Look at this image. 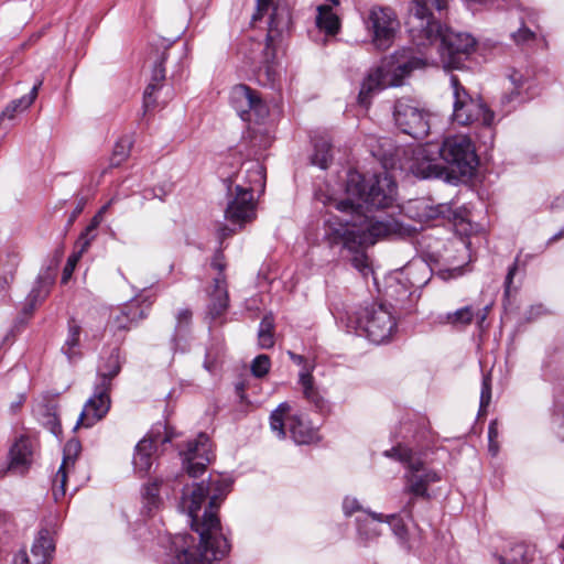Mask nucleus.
I'll list each match as a JSON object with an SVG mask.
<instances>
[{"label": "nucleus", "mask_w": 564, "mask_h": 564, "mask_svg": "<svg viewBox=\"0 0 564 564\" xmlns=\"http://www.w3.org/2000/svg\"><path fill=\"white\" fill-rule=\"evenodd\" d=\"M149 308L150 305L133 299L112 311L109 324L115 330H129L148 316Z\"/></svg>", "instance_id": "nucleus-18"}, {"label": "nucleus", "mask_w": 564, "mask_h": 564, "mask_svg": "<svg viewBox=\"0 0 564 564\" xmlns=\"http://www.w3.org/2000/svg\"><path fill=\"white\" fill-rule=\"evenodd\" d=\"M420 205H421L420 200H410L403 207V210H404L406 216L417 220V223L420 224V229H422L423 228V223H422V214L420 212Z\"/></svg>", "instance_id": "nucleus-49"}, {"label": "nucleus", "mask_w": 564, "mask_h": 564, "mask_svg": "<svg viewBox=\"0 0 564 564\" xmlns=\"http://www.w3.org/2000/svg\"><path fill=\"white\" fill-rule=\"evenodd\" d=\"M465 272L464 270V267L462 265H457V267H454L452 269H440L437 271V275L442 279V280H448V279H452V278H457V276H460L463 275Z\"/></svg>", "instance_id": "nucleus-55"}, {"label": "nucleus", "mask_w": 564, "mask_h": 564, "mask_svg": "<svg viewBox=\"0 0 564 564\" xmlns=\"http://www.w3.org/2000/svg\"><path fill=\"white\" fill-rule=\"evenodd\" d=\"M274 321L272 316L265 315L259 326L258 343L262 349H269L274 346Z\"/></svg>", "instance_id": "nucleus-37"}, {"label": "nucleus", "mask_w": 564, "mask_h": 564, "mask_svg": "<svg viewBox=\"0 0 564 564\" xmlns=\"http://www.w3.org/2000/svg\"><path fill=\"white\" fill-rule=\"evenodd\" d=\"M371 33L372 44L379 51H387L393 44L399 28L395 13L389 7L375 6L369 10L365 21Z\"/></svg>", "instance_id": "nucleus-11"}, {"label": "nucleus", "mask_w": 564, "mask_h": 564, "mask_svg": "<svg viewBox=\"0 0 564 564\" xmlns=\"http://www.w3.org/2000/svg\"><path fill=\"white\" fill-rule=\"evenodd\" d=\"M126 357L120 347L111 348L101 356L97 368V383L112 388V380L120 373Z\"/></svg>", "instance_id": "nucleus-24"}, {"label": "nucleus", "mask_w": 564, "mask_h": 564, "mask_svg": "<svg viewBox=\"0 0 564 564\" xmlns=\"http://www.w3.org/2000/svg\"><path fill=\"white\" fill-rule=\"evenodd\" d=\"M389 290H390V293L389 295L391 297H393L394 295H398L395 297V302L398 304H400V307L401 308H408L406 306H404L402 303L405 299H411V296L413 295V292H409L406 286L401 283V282H397L394 285H390L389 286Z\"/></svg>", "instance_id": "nucleus-42"}, {"label": "nucleus", "mask_w": 564, "mask_h": 564, "mask_svg": "<svg viewBox=\"0 0 564 564\" xmlns=\"http://www.w3.org/2000/svg\"><path fill=\"white\" fill-rule=\"evenodd\" d=\"M448 210L445 205H440L437 207H425V221L427 219L438 218L440 216H444V214Z\"/></svg>", "instance_id": "nucleus-59"}, {"label": "nucleus", "mask_w": 564, "mask_h": 564, "mask_svg": "<svg viewBox=\"0 0 564 564\" xmlns=\"http://www.w3.org/2000/svg\"><path fill=\"white\" fill-rule=\"evenodd\" d=\"M343 510L346 516L350 517L356 511L361 510V507L356 498H345L343 502Z\"/></svg>", "instance_id": "nucleus-57"}, {"label": "nucleus", "mask_w": 564, "mask_h": 564, "mask_svg": "<svg viewBox=\"0 0 564 564\" xmlns=\"http://www.w3.org/2000/svg\"><path fill=\"white\" fill-rule=\"evenodd\" d=\"M333 161L332 144L328 140L321 138L314 143L312 163L321 169H327Z\"/></svg>", "instance_id": "nucleus-35"}, {"label": "nucleus", "mask_w": 564, "mask_h": 564, "mask_svg": "<svg viewBox=\"0 0 564 564\" xmlns=\"http://www.w3.org/2000/svg\"><path fill=\"white\" fill-rule=\"evenodd\" d=\"M33 442L26 436L19 437L10 448L9 464L7 469L1 471L2 475L8 473L24 475L28 473L33 462Z\"/></svg>", "instance_id": "nucleus-20"}, {"label": "nucleus", "mask_w": 564, "mask_h": 564, "mask_svg": "<svg viewBox=\"0 0 564 564\" xmlns=\"http://www.w3.org/2000/svg\"><path fill=\"white\" fill-rule=\"evenodd\" d=\"M291 405L282 402L271 412L270 427L280 438L289 431L291 438L300 445L312 444L318 440L317 431L299 414H290Z\"/></svg>", "instance_id": "nucleus-8"}, {"label": "nucleus", "mask_w": 564, "mask_h": 564, "mask_svg": "<svg viewBox=\"0 0 564 564\" xmlns=\"http://www.w3.org/2000/svg\"><path fill=\"white\" fill-rule=\"evenodd\" d=\"M164 195H165V193H163V195H162V194H159V195H158V194H156V192H155V188L144 189V191H143V197H144L145 199H150V198L159 197L161 200H164Z\"/></svg>", "instance_id": "nucleus-63"}, {"label": "nucleus", "mask_w": 564, "mask_h": 564, "mask_svg": "<svg viewBox=\"0 0 564 564\" xmlns=\"http://www.w3.org/2000/svg\"><path fill=\"white\" fill-rule=\"evenodd\" d=\"M73 460L69 456H64L62 465L56 471L52 481V494L55 501L61 500L66 494L67 474Z\"/></svg>", "instance_id": "nucleus-34"}, {"label": "nucleus", "mask_w": 564, "mask_h": 564, "mask_svg": "<svg viewBox=\"0 0 564 564\" xmlns=\"http://www.w3.org/2000/svg\"><path fill=\"white\" fill-rule=\"evenodd\" d=\"M497 437H498V426H497V422H496V421H492V422L489 424V427H488V438H489V442L495 441Z\"/></svg>", "instance_id": "nucleus-62"}, {"label": "nucleus", "mask_w": 564, "mask_h": 564, "mask_svg": "<svg viewBox=\"0 0 564 564\" xmlns=\"http://www.w3.org/2000/svg\"><path fill=\"white\" fill-rule=\"evenodd\" d=\"M229 487V482L217 477L184 488L180 508L191 518V527L198 533L199 544H195L191 534L175 535L171 543L174 555L170 564H212L229 553L230 544L221 533L217 514Z\"/></svg>", "instance_id": "nucleus-1"}, {"label": "nucleus", "mask_w": 564, "mask_h": 564, "mask_svg": "<svg viewBox=\"0 0 564 564\" xmlns=\"http://www.w3.org/2000/svg\"><path fill=\"white\" fill-rule=\"evenodd\" d=\"M229 306V295L227 290L226 275L214 279L213 290L209 293V303L207 314L212 319L223 316Z\"/></svg>", "instance_id": "nucleus-25"}, {"label": "nucleus", "mask_w": 564, "mask_h": 564, "mask_svg": "<svg viewBox=\"0 0 564 564\" xmlns=\"http://www.w3.org/2000/svg\"><path fill=\"white\" fill-rule=\"evenodd\" d=\"M449 0H425V65L427 56L436 51L444 66H453L458 55L469 54L475 47V40L467 33H454L441 23L442 13Z\"/></svg>", "instance_id": "nucleus-4"}, {"label": "nucleus", "mask_w": 564, "mask_h": 564, "mask_svg": "<svg viewBox=\"0 0 564 564\" xmlns=\"http://www.w3.org/2000/svg\"><path fill=\"white\" fill-rule=\"evenodd\" d=\"M491 401V377L487 373L482 377L481 392H480V409L479 413L486 411V408Z\"/></svg>", "instance_id": "nucleus-41"}, {"label": "nucleus", "mask_w": 564, "mask_h": 564, "mask_svg": "<svg viewBox=\"0 0 564 564\" xmlns=\"http://www.w3.org/2000/svg\"><path fill=\"white\" fill-rule=\"evenodd\" d=\"M117 200V197H112L107 204H105L97 214L91 218L90 223L88 224L87 231H97V228L102 221L104 215L108 212L109 207Z\"/></svg>", "instance_id": "nucleus-47"}, {"label": "nucleus", "mask_w": 564, "mask_h": 564, "mask_svg": "<svg viewBox=\"0 0 564 564\" xmlns=\"http://www.w3.org/2000/svg\"><path fill=\"white\" fill-rule=\"evenodd\" d=\"M300 383L303 388L304 398L307 400L313 408L322 413L326 414L330 411L328 402L324 399V397L319 393V391L314 386V378L311 372H301L300 373Z\"/></svg>", "instance_id": "nucleus-27"}, {"label": "nucleus", "mask_w": 564, "mask_h": 564, "mask_svg": "<svg viewBox=\"0 0 564 564\" xmlns=\"http://www.w3.org/2000/svg\"><path fill=\"white\" fill-rule=\"evenodd\" d=\"M117 200V197H112L107 204H105L97 214L91 218L90 223L88 224L87 231H97V228L102 221L104 215L108 212L109 207Z\"/></svg>", "instance_id": "nucleus-48"}, {"label": "nucleus", "mask_w": 564, "mask_h": 564, "mask_svg": "<svg viewBox=\"0 0 564 564\" xmlns=\"http://www.w3.org/2000/svg\"><path fill=\"white\" fill-rule=\"evenodd\" d=\"M111 387L96 383L93 395L86 401L82 413L75 425V430L78 427H91L94 424L99 422L106 416L110 409L111 400L110 392Z\"/></svg>", "instance_id": "nucleus-16"}, {"label": "nucleus", "mask_w": 564, "mask_h": 564, "mask_svg": "<svg viewBox=\"0 0 564 564\" xmlns=\"http://www.w3.org/2000/svg\"><path fill=\"white\" fill-rule=\"evenodd\" d=\"M347 198L335 203L337 210L361 214L362 209H383L395 200L397 184L388 173L365 176L349 171L346 180Z\"/></svg>", "instance_id": "nucleus-3"}, {"label": "nucleus", "mask_w": 564, "mask_h": 564, "mask_svg": "<svg viewBox=\"0 0 564 564\" xmlns=\"http://www.w3.org/2000/svg\"><path fill=\"white\" fill-rule=\"evenodd\" d=\"M43 85V79H39L34 86L32 87L31 91L22 96L21 98L14 99L8 104V106L3 109V111L0 113V121L4 119L12 120L15 118V116L19 112H22L31 107V105L34 102V100L37 97L39 90L41 86Z\"/></svg>", "instance_id": "nucleus-29"}, {"label": "nucleus", "mask_w": 564, "mask_h": 564, "mask_svg": "<svg viewBox=\"0 0 564 564\" xmlns=\"http://www.w3.org/2000/svg\"><path fill=\"white\" fill-rule=\"evenodd\" d=\"M393 85H397V80L390 70L383 65L378 66L364 79L358 95V102L367 107L373 94Z\"/></svg>", "instance_id": "nucleus-22"}, {"label": "nucleus", "mask_w": 564, "mask_h": 564, "mask_svg": "<svg viewBox=\"0 0 564 564\" xmlns=\"http://www.w3.org/2000/svg\"><path fill=\"white\" fill-rule=\"evenodd\" d=\"M410 170L417 178H423V167L420 163L411 165Z\"/></svg>", "instance_id": "nucleus-64"}, {"label": "nucleus", "mask_w": 564, "mask_h": 564, "mask_svg": "<svg viewBox=\"0 0 564 564\" xmlns=\"http://www.w3.org/2000/svg\"><path fill=\"white\" fill-rule=\"evenodd\" d=\"M401 224L391 218L370 219L365 227H360V236H362V247L375 245L378 239L392 238L401 234Z\"/></svg>", "instance_id": "nucleus-23"}, {"label": "nucleus", "mask_w": 564, "mask_h": 564, "mask_svg": "<svg viewBox=\"0 0 564 564\" xmlns=\"http://www.w3.org/2000/svg\"><path fill=\"white\" fill-rule=\"evenodd\" d=\"M131 147L132 142L128 137L120 138L113 147L110 165L117 167L124 162L130 155Z\"/></svg>", "instance_id": "nucleus-38"}, {"label": "nucleus", "mask_w": 564, "mask_h": 564, "mask_svg": "<svg viewBox=\"0 0 564 564\" xmlns=\"http://www.w3.org/2000/svg\"><path fill=\"white\" fill-rule=\"evenodd\" d=\"M324 239L329 247L341 246L348 251L357 252L362 248L364 238L360 236V226L335 216L325 223Z\"/></svg>", "instance_id": "nucleus-15"}, {"label": "nucleus", "mask_w": 564, "mask_h": 564, "mask_svg": "<svg viewBox=\"0 0 564 564\" xmlns=\"http://www.w3.org/2000/svg\"><path fill=\"white\" fill-rule=\"evenodd\" d=\"M257 11L251 18V23L260 21L271 10L265 43L249 41L250 52L243 53L253 73L262 84H273L276 78L274 62L276 48L284 39L290 35L292 17L286 6L273 4L272 0H256Z\"/></svg>", "instance_id": "nucleus-2"}, {"label": "nucleus", "mask_w": 564, "mask_h": 564, "mask_svg": "<svg viewBox=\"0 0 564 564\" xmlns=\"http://www.w3.org/2000/svg\"><path fill=\"white\" fill-rule=\"evenodd\" d=\"M473 311L471 307L465 306L463 308L457 310L452 316H449L452 324H469L473 319Z\"/></svg>", "instance_id": "nucleus-44"}, {"label": "nucleus", "mask_w": 564, "mask_h": 564, "mask_svg": "<svg viewBox=\"0 0 564 564\" xmlns=\"http://www.w3.org/2000/svg\"><path fill=\"white\" fill-rule=\"evenodd\" d=\"M80 451V444L78 441H69L66 445V448H65V452H67V454H65V456H69L72 458V460L74 462V458L70 456V453H74V455L76 456Z\"/></svg>", "instance_id": "nucleus-60"}, {"label": "nucleus", "mask_w": 564, "mask_h": 564, "mask_svg": "<svg viewBox=\"0 0 564 564\" xmlns=\"http://www.w3.org/2000/svg\"><path fill=\"white\" fill-rule=\"evenodd\" d=\"M117 200V197H112L107 204H105L97 214L91 218L90 223L88 224L87 231H97V228L102 221L104 215L108 212L109 207Z\"/></svg>", "instance_id": "nucleus-45"}, {"label": "nucleus", "mask_w": 564, "mask_h": 564, "mask_svg": "<svg viewBox=\"0 0 564 564\" xmlns=\"http://www.w3.org/2000/svg\"><path fill=\"white\" fill-rule=\"evenodd\" d=\"M356 253L357 254L351 260L352 265L364 274H367L369 270L367 256L365 253H358V251Z\"/></svg>", "instance_id": "nucleus-56"}, {"label": "nucleus", "mask_w": 564, "mask_h": 564, "mask_svg": "<svg viewBox=\"0 0 564 564\" xmlns=\"http://www.w3.org/2000/svg\"><path fill=\"white\" fill-rule=\"evenodd\" d=\"M516 272H517V262H514L513 265L509 269L507 278H506V282H505L506 290H505V293L507 295L510 292V285L512 283V279H513Z\"/></svg>", "instance_id": "nucleus-61"}, {"label": "nucleus", "mask_w": 564, "mask_h": 564, "mask_svg": "<svg viewBox=\"0 0 564 564\" xmlns=\"http://www.w3.org/2000/svg\"><path fill=\"white\" fill-rule=\"evenodd\" d=\"M24 326H25L24 319L18 318L14 322V324L12 325V327L10 328V330L8 332V334L4 336L3 344L13 341L15 336L24 328Z\"/></svg>", "instance_id": "nucleus-54"}, {"label": "nucleus", "mask_w": 564, "mask_h": 564, "mask_svg": "<svg viewBox=\"0 0 564 564\" xmlns=\"http://www.w3.org/2000/svg\"><path fill=\"white\" fill-rule=\"evenodd\" d=\"M533 550L524 544H517L498 556L499 564H529L533 560Z\"/></svg>", "instance_id": "nucleus-32"}, {"label": "nucleus", "mask_w": 564, "mask_h": 564, "mask_svg": "<svg viewBox=\"0 0 564 564\" xmlns=\"http://www.w3.org/2000/svg\"><path fill=\"white\" fill-rule=\"evenodd\" d=\"M405 24L413 37H420L423 33V0H411L408 9Z\"/></svg>", "instance_id": "nucleus-31"}, {"label": "nucleus", "mask_w": 564, "mask_h": 564, "mask_svg": "<svg viewBox=\"0 0 564 564\" xmlns=\"http://www.w3.org/2000/svg\"><path fill=\"white\" fill-rule=\"evenodd\" d=\"M230 104L243 121L259 122L269 115V108L259 91L245 84L232 87Z\"/></svg>", "instance_id": "nucleus-13"}, {"label": "nucleus", "mask_w": 564, "mask_h": 564, "mask_svg": "<svg viewBox=\"0 0 564 564\" xmlns=\"http://www.w3.org/2000/svg\"><path fill=\"white\" fill-rule=\"evenodd\" d=\"M161 481L155 479L145 484L141 489L142 512L151 517L162 505L160 497Z\"/></svg>", "instance_id": "nucleus-30"}, {"label": "nucleus", "mask_w": 564, "mask_h": 564, "mask_svg": "<svg viewBox=\"0 0 564 564\" xmlns=\"http://www.w3.org/2000/svg\"><path fill=\"white\" fill-rule=\"evenodd\" d=\"M117 200V197H112L107 204H105L97 214L91 218L90 223L88 224L87 231H97V228L102 221L104 215L108 212L109 207Z\"/></svg>", "instance_id": "nucleus-46"}, {"label": "nucleus", "mask_w": 564, "mask_h": 564, "mask_svg": "<svg viewBox=\"0 0 564 564\" xmlns=\"http://www.w3.org/2000/svg\"><path fill=\"white\" fill-rule=\"evenodd\" d=\"M479 160L467 135H453L442 141L425 142V178L447 177L446 164L463 176H470Z\"/></svg>", "instance_id": "nucleus-5"}, {"label": "nucleus", "mask_w": 564, "mask_h": 564, "mask_svg": "<svg viewBox=\"0 0 564 564\" xmlns=\"http://www.w3.org/2000/svg\"><path fill=\"white\" fill-rule=\"evenodd\" d=\"M97 234L95 231H87V228L82 232L78 239V243L80 245V252L85 251L90 242L96 238Z\"/></svg>", "instance_id": "nucleus-58"}, {"label": "nucleus", "mask_w": 564, "mask_h": 564, "mask_svg": "<svg viewBox=\"0 0 564 564\" xmlns=\"http://www.w3.org/2000/svg\"><path fill=\"white\" fill-rule=\"evenodd\" d=\"M509 80L510 83L512 84L513 86V90L511 91L510 95L506 96L503 99H502V102H511L517 96H519L520 94V88L522 87L523 83H524V77L522 76L521 73L517 72V70H513L510 75H509Z\"/></svg>", "instance_id": "nucleus-43"}, {"label": "nucleus", "mask_w": 564, "mask_h": 564, "mask_svg": "<svg viewBox=\"0 0 564 564\" xmlns=\"http://www.w3.org/2000/svg\"><path fill=\"white\" fill-rule=\"evenodd\" d=\"M394 120L400 130L419 139L423 121V112L417 107L411 105L409 100H399L394 106Z\"/></svg>", "instance_id": "nucleus-21"}, {"label": "nucleus", "mask_w": 564, "mask_h": 564, "mask_svg": "<svg viewBox=\"0 0 564 564\" xmlns=\"http://www.w3.org/2000/svg\"><path fill=\"white\" fill-rule=\"evenodd\" d=\"M180 456L188 476L193 478L202 476L214 459L210 440L207 434L199 433L196 438L185 442L180 447Z\"/></svg>", "instance_id": "nucleus-12"}, {"label": "nucleus", "mask_w": 564, "mask_h": 564, "mask_svg": "<svg viewBox=\"0 0 564 564\" xmlns=\"http://www.w3.org/2000/svg\"><path fill=\"white\" fill-rule=\"evenodd\" d=\"M356 329L362 330L375 344L387 343L397 328L390 308L382 303H371L360 307L356 313Z\"/></svg>", "instance_id": "nucleus-7"}, {"label": "nucleus", "mask_w": 564, "mask_h": 564, "mask_svg": "<svg viewBox=\"0 0 564 564\" xmlns=\"http://www.w3.org/2000/svg\"><path fill=\"white\" fill-rule=\"evenodd\" d=\"M212 268L217 270L218 271V275L217 276H221V275H225V269H226V260H225V254L223 253L221 250H217L213 257V260H212V263H210Z\"/></svg>", "instance_id": "nucleus-53"}, {"label": "nucleus", "mask_w": 564, "mask_h": 564, "mask_svg": "<svg viewBox=\"0 0 564 564\" xmlns=\"http://www.w3.org/2000/svg\"><path fill=\"white\" fill-rule=\"evenodd\" d=\"M386 455L401 462L405 467L404 490L412 498L423 497V458L421 454L403 446L393 447Z\"/></svg>", "instance_id": "nucleus-14"}, {"label": "nucleus", "mask_w": 564, "mask_h": 564, "mask_svg": "<svg viewBox=\"0 0 564 564\" xmlns=\"http://www.w3.org/2000/svg\"><path fill=\"white\" fill-rule=\"evenodd\" d=\"M368 514L371 517V521L368 519H358V534L365 544L380 534L379 530L377 529V524H375L373 521L388 522L397 533H399L398 530L403 529V525L400 524L401 519L397 514L383 516L382 513L376 512H368Z\"/></svg>", "instance_id": "nucleus-26"}, {"label": "nucleus", "mask_w": 564, "mask_h": 564, "mask_svg": "<svg viewBox=\"0 0 564 564\" xmlns=\"http://www.w3.org/2000/svg\"><path fill=\"white\" fill-rule=\"evenodd\" d=\"M240 178V172H237L224 180L227 188V207L225 218L240 229L246 224L253 221L257 217V202L253 197L257 187L262 191L265 184V169L258 161L248 163L243 180Z\"/></svg>", "instance_id": "nucleus-6"}, {"label": "nucleus", "mask_w": 564, "mask_h": 564, "mask_svg": "<svg viewBox=\"0 0 564 564\" xmlns=\"http://www.w3.org/2000/svg\"><path fill=\"white\" fill-rule=\"evenodd\" d=\"M161 429L164 430L165 436L161 441L162 443L171 442L172 435L166 431L165 426L158 425L152 429L151 432L143 437L135 446L133 456V465L135 470L140 473H147L152 466V455L155 451V444L159 442Z\"/></svg>", "instance_id": "nucleus-19"}, {"label": "nucleus", "mask_w": 564, "mask_h": 564, "mask_svg": "<svg viewBox=\"0 0 564 564\" xmlns=\"http://www.w3.org/2000/svg\"><path fill=\"white\" fill-rule=\"evenodd\" d=\"M17 268L14 264L3 267L0 269V294L6 297L8 295L9 288L14 281Z\"/></svg>", "instance_id": "nucleus-39"}, {"label": "nucleus", "mask_w": 564, "mask_h": 564, "mask_svg": "<svg viewBox=\"0 0 564 564\" xmlns=\"http://www.w3.org/2000/svg\"><path fill=\"white\" fill-rule=\"evenodd\" d=\"M55 544L50 530L41 529L32 544L31 562L24 550L19 551L13 557V564H51Z\"/></svg>", "instance_id": "nucleus-17"}, {"label": "nucleus", "mask_w": 564, "mask_h": 564, "mask_svg": "<svg viewBox=\"0 0 564 564\" xmlns=\"http://www.w3.org/2000/svg\"><path fill=\"white\" fill-rule=\"evenodd\" d=\"M316 25L328 35H335L339 31V18L328 6H319L316 15Z\"/></svg>", "instance_id": "nucleus-33"}, {"label": "nucleus", "mask_w": 564, "mask_h": 564, "mask_svg": "<svg viewBox=\"0 0 564 564\" xmlns=\"http://www.w3.org/2000/svg\"><path fill=\"white\" fill-rule=\"evenodd\" d=\"M42 424L55 436L62 434V425L56 404H45L40 412Z\"/></svg>", "instance_id": "nucleus-36"}, {"label": "nucleus", "mask_w": 564, "mask_h": 564, "mask_svg": "<svg viewBox=\"0 0 564 564\" xmlns=\"http://www.w3.org/2000/svg\"><path fill=\"white\" fill-rule=\"evenodd\" d=\"M451 86L454 96L453 120L460 126H467L480 121L490 127L494 123L495 113L480 100L473 99L460 85L457 76H451Z\"/></svg>", "instance_id": "nucleus-9"}, {"label": "nucleus", "mask_w": 564, "mask_h": 564, "mask_svg": "<svg viewBox=\"0 0 564 564\" xmlns=\"http://www.w3.org/2000/svg\"><path fill=\"white\" fill-rule=\"evenodd\" d=\"M80 334L82 326L74 317H70L67 322V335L62 346V352L69 361L77 360L82 357Z\"/></svg>", "instance_id": "nucleus-28"}, {"label": "nucleus", "mask_w": 564, "mask_h": 564, "mask_svg": "<svg viewBox=\"0 0 564 564\" xmlns=\"http://www.w3.org/2000/svg\"><path fill=\"white\" fill-rule=\"evenodd\" d=\"M271 367V360L268 355L257 356L251 364V373L257 378L264 377Z\"/></svg>", "instance_id": "nucleus-40"}, {"label": "nucleus", "mask_w": 564, "mask_h": 564, "mask_svg": "<svg viewBox=\"0 0 564 564\" xmlns=\"http://www.w3.org/2000/svg\"><path fill=\"white\" fill-rule=\"evenodd\" d=\"M172 55L181 59L185 55L184 47L177 50L173 43L165 44L164 42H161L160 45H156L155 50L150 54L153 67L150 83L143 94V108L145 112L154 109L160 104L158 93H160L164 87V80L166 78L165 67L163 64Z\"/></svg>", "instance_id": "nucleus-10"}, {"label": "nucleus", "mask_w": 564, "mask_h": 564, "mask_svg": "<svg viewBox=\"0 0 564 564\" xmlns=\"http://www.w3.org/2000/svg\"><path fill=\"white\" fill-rule=\"evenodd\" d=\"M511 36L517 44H524L533 41L535 34L529 28L522 25L517 32L512 33Z\"/></svg>", "instance_id": "nucleus-51"}, {"label": "nucleus", "mask_w": 564, "mask_h": 564, "mask_svg": "<svg viewBox=\"0 0 564 564\" xmlns=\"http://www.w3.org/2000/svg\"><path fill=\"white\" fill-rule=\"evenodd\" d=\"M80 254H82V252L79 251L78 253H73L68 257L67 262L63 269L62 283L65 284L70 279V276L76 268V264L80 258Z\"/></svg>", "instance_id": "nucleus-50"}, {"label": "nucleus", "mask_w": 564, "mask_h": 564, "mask_svg": "<svg viewBox=\"0 0 564 564\" xmlns=\"http://www.w3.org/2000/svg\"><path fill=\"white\" fill-rule=\"evenodd\" d=\"M193 313L188 308L181 310L176 315V330L180 332L191 325Z\"/></svg>", "instance_id": "nucleus-52"}]
</instances>
